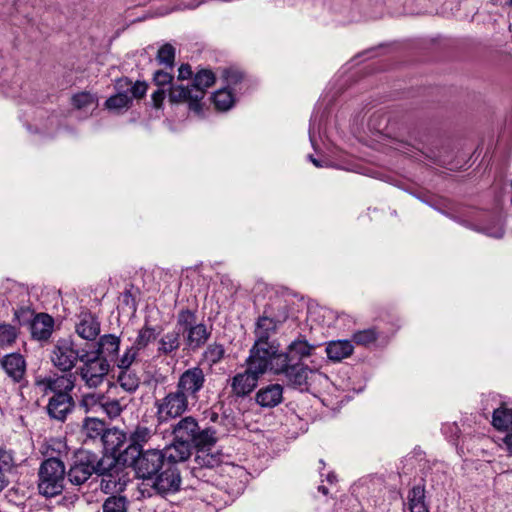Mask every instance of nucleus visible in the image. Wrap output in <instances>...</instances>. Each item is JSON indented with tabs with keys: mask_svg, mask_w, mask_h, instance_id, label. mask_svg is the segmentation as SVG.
<instances>
[{
	"mask_svg": "<svg viewBox=\"0 0 512 512\" xmlns=\"http://www.w3.org/2000/svg\"><path fill=\"white\" fill-rule=\"evenodd\" d=\"M96 474L102 477L100 487L105 493L122 491L127 479L123 466L115 460V457L98 456L87 450H78L74 453L66 477L75 486L86 483L90 477Z\"/></svg>",
	"mask_w": 512,
	"mask_h": 512,
	"instance_id": "1",
	"label": "nucleus"
},
{
	"mask_svg": "<svg viewBox=\"0 0 512 512\" xmlns=\"http://www.w3.org/2000/svg\"><path fill=\"white\" fill-rule=\"evenodd\" d=\"M215 74L208 69L198 71L190 85H171L168 98L171 103H186L190 111L198 116L203 115L202 100L208 88L214 85Z\"/></svg>",
	"mask_w": 512,
	"mask_h": 512,
	"instance_id": "2",
	"label": "nucleus"
},
{
	"mask_svg": "<svg viewBox=\"0 0 512 512\" xmlns=\"http://www.w3.org/2000/svg\"><path fill=\"white\" fill-rule=\"evenodd\" d=\"M114 88L116 93L106 99L103 107L110 113L119 115L132 107L134 99L140 100L145 97L148 84L140 80L133 83L128 77H120L115 80Z\"/></svg>",
	"mask_w": 512,
	"mask_h": 512,
	"instance_id": "3",
	"label": "nucleus"
},
{
	"mask_svg": "<svg viewBox=\"0 0 512 512\" xmlns=\"http://www.w3.org/2000/svg\"><path fill=\"white\" fill-rule=\"evenodd\" d=\"M171 435L194 448L213 447L217 442L216 430L212 427H200L198 420L192 416H182L171 425Z\"/></svg>",
	"mask_w": 512,
	"mask_h": 512,
	"instance_id": "4",
	"label": "nucleus"
},
{
	"mask_svg": "<svg viewBox=\"0 0 512 512\" xmlns=\"http://www.w3.org/2000/svg\"><path fill=\"white\" fill-rule=\"evenodd\" d=\"M164 456L159 449L136 451V448H124L120 460L124 465L131 466L136 475L142 479H151L166 466Z\"/></svg>",
	"mask_w": 512,
	"mask_h": 512,
	"instance_id": "5",
	"label": "nucleus"
},
{
	"mask_svg": "<svg viewBox=\"0 0 512 512\" xmlns=\"http://www.w3.org/2000/svg\"><path fill=\"white\" fill-rule=\"evenodd\" d=\"M270 362L264 359L263 356L249 353V357L246 360V370L237 373L231 379L230 387L232 394L237 398L249 395L256 388L260 376L269 369Z\"/></svg>",
	"mask_w": 512,
	"mask_h": 512,
	"instance_id": "6",
	"label": "nucleus"
},
{
	"mask_svg": "<svg viewBox=\"0 0 512 512\" xmlns=\"http://www.w3.org/2000/svg\"><path fill=\"white\" fill-rule=\"evenodd\" d=\"M65 477V465L60 459H45L38 470L39 493L47 498L60 495L64 490Z\"/></svg>",
	"mask_w": 512,
	"mask_h": 512,
	"instance_id": "7",
	"label": "nucleus"
},
{
	"mask_svg": "<svg viewBox=\"0 0 512 512\" xmlns=\"http://www.w3.org/2000/svg\"><path fill=\"white\" fill-rule=\"evenodd\" d=\"M269 369L276 375H284L286 384L300 391L309 389L311 376L315 374V370L302 362H289L287 356L271 358Z\"/></svg>",
	"mask_w": 512,
	"mask_h": 512,
	"instance_id": "8",
	"label": "nucleus"
},
{
	"mask_svg": "<svg viewBox=\"0 0 512 512\" xmlns=\"http://www.w3.org/2000/svg\"><path fill=\"white\" fill-rule=\"evenodd\" d=\"M190 402L176 388L163 397L156 398L153 404L154 417L158 424L167 425L190 411Z\"/></svg>",
	"mask_w": 512,
	"mask_h": 512,
	"instance_id": "9",
	"label": "nucleus"
},
{
	"mask_svg": "<svg viewBox=\"0 0 512 512\" xmlns=\"http://www.w3.org/2000/svg\"><path fill=\"white\" fill-rule=\"evenodd\" d=\"M176 328H180L188 349L195 351L205 345L211 331L203 323H197L195 311L182 309L177 314Z\"/></svg>",
	"mask_w": 512,
	"mask_h": 512,
	"instance_id": "10",
	"label": "nucleus"
},
{
	"mask_svg": "<svg viewBox=\"0 0 512 512\" xmlns=\"http://www.w3.org/2000/svg\"><path fill=\"white\" fill-rule=\"evenodd\" d=\"M278 322L268 316H261L256 322L254 331L255 342L250 353L256 356H263L264 359L271 361L279 350V344L276 341H270V336L277 330Z\"/></svg>",
	"mask_w": 512,
	"mask_h": 512,
	"instance_id": "11",
	"label": "nucleus"
},
{
	"mask_svg": "<svg viewBox=\"0 0 512 512\" xmlns=\"http://www.w3.org/2000/svg\"><path fill=\"white\" fill-rule=\"evenodd\" d=\"M81 365L76 369L75 374L89 388L99 387L105 380L110 370V364L105 357H99L88 351L82 354Z\"/></svg>",
	"mask_w": 512,
	"mask_h": 512,
	"instance_id": "12",
	"label": "nucleus"
},
{
	"mask_svg": "<svg viewBox=\"0 0 512 512\" xmlns=\"http://www.w3.org/2000/svg\"><path fill=\"white\" fill-rule=\"evenodd\" d=\"M87 350L76 348L71 337L59 338L54 344L51 353V362L58 370L70 372L78 361H81L82 354Z\"/></svg>",
	"mask_w": 512,
	"mask_h": 512,
	"instance_id": "13",
	"label": "nucleus"
},
{
	"mask_svg": "<svg viewBox=\"0 0 512 512\" xmlns=\"http://www.w3.org/2000/svg\"><path fill=\"white\" fill-rule=\"evenodd\" d=\"M206 384V375L199 366L184 370L177 379L175 388L193 405L200 399Z\"/></svg>",
	"mask_w": 512,
	"mask_h": 512,
	"instance_id": "14",
	"label": "nucleus"
},
{
	"mask_svg": "<svg viewBox=\"0 0 512 512\" xmlns=\"http://www.w3.org/2000/svg\"><path fill=\"white\" fill-rule=\"evenodd\" d=\"M35 384L43 394H70V392L75 387V375L72 373H68L63 375H53L44 378H38L36 379Z\"/></svg>",
	"mask_w": 512,
	"mask_h": 512,
	"instance_id": "15",
	"label": "nucleus"
},
{
	"mask_svg": "<svg viewBox=\"0 0 512 512\" xmlns=\"http://www.w3.org/2000/svg\"><path fill=\"white\" fill-rule=\"evenodd\" d=\"M211 447L195 448L197 450L192 467V474L198 479L206 477L205 470H213L222 463V454L220 452H210Z\"/></svg>",
	"mask_w": 512,
	"mask_h": 512,
	"instance_id": "16",
	"label": "nucleus"
},
{
	"mask_svg": "<svg viewBox=\"0 0 512 512\" xmlns=\"http://www.w3.org/2000/svg\"><path fill=\"white\" fill-rule=\"evenodd\" d=\"M164 470L155 476L153 488L159 494L175 493L180 489L181 476L177 466L170 465L163 467Z\"/></svg>",
	"mask_w": 512,
	"mask_h": 512,
	"instance_id": "17",
	"label": "nucleus"
},
{
	"mask_svg": "<svg viewBox=\"0 0 512 512\" xmlns=\"http://www.w3.org/2000/svg\"><path fill=\"white\" fill-rule=\"evenodd\" d=\"M75 406V402L71 394L58 393L53 395L47 404L48 415L55 420L65 421L68 414H70Z\"/></svg>",
	"mask_w": 512,
	"mask_h": 512,
	"instance_id": "18",
	"label": "nucleus"
},
{
	"mask_svg": "<svg viewBox=\"0 0 512 512\" xmlns=\"http://www.w3.org/2000/svg\"><path fill=\"white\" fill-rule=\"evenodd\" d=\"M101 324L97 316L89 311H83L79 314L75 324L76 334L86 340L94 341L99 336Z\"/></svg>",
	"mask_w": 512,
	"mask_h": 512,
	"instance_id": "19",
	"label": "nucleus"
},
{
	"mask_svg": "<svg viewBox=\"0 0 512 512\" xmlns=\"http://www.w3.org/2000/svg\"><path fill=\"white\" fill-rule=\"evenodd\" d=\"M193 446L173 437L172 443L161 450L166 466L184 462L192 455Z\"/></svg>",
	"mask_w": 512,
	"mask_h": 512,
	"instance_id": "20",
	"label": "nucleus"
},
{
	"mask_svg": "<svg viewBox=\"0 0 512 512\" xmlns=\"http://www.w3.org/2000/svg\"><path fill=\"white\" fill-rule=\"evenodd\" d=\"M182 344L180 328L168 331L157 340V356L174 358Z\"/></svg>",
	"mask_w": 512,
	"mask_h": 512,
	"instance_id": "21",
	"label": "nucleus"
},
{
	"mask_svg": "<svg viewBox=\"0 0 512 512\" xmlns=\"http://www.w3.org/2000/svg\"><path fill=\"white\" fill-rule=\"evenodd\" d=\"M315 348V345L308 343L304 337L300 336L288 345L286 352L280 353L278 351L276 355L273 356V359L278 356H287L289 362H293L294 360L301 362L302 359L311 356Z\"/></svg>",
	"mask_w": 512,
	"mask_h": 512,
	"instance_id": "22",
	"label": "nucleus"
},
{
	"mask_svg": "<svg viewBox=\"0 0 512 512\" xmlns=\"http://www.w3.org/2000/svg\"><path fill=\"white\" fill-rule=\"evenodd\" d=\"M121 338L114 334H104L99 337L96 350L92 353L99 357H105L106 361H114L120 350Z\"/></svg>",
	"mask_w": 512,
	"mask_h": 512,
	"instance_id": "23",
	"label": "nucleus"
},
{
	"mask_svg": "<svg viewBox=\"0 0 512 512\" xmlns=\"http://www.w3.org/2000/svg\"><path fill=\"white\" fill-rule=\"evenodd\" d=\"M283 400V387L280 384H269L258 390L255 401L261 407L273 408Z\"/></svg>",
	"mask_w": 512,
	"mask_h": 512,
	"instance_id": "24",
	"label": "nucleus"
},
{
	"mask_svg": "<svg viewBox=\"0 0 512 512\" xmlns=\"http://www.w3.org/2000/svg\"><path fill=\"white\" fill-rule=\"evenodd\" d=\"M54 319L46 314H37L30 324L32 338L38 341L48 340L53 332Z\"/></svg>",
	"mask_w": 512,
	"mask_h": 512,
	"instance_id": "25",
	"label": "nucleus"
},
{
	"mask_svg": "<svg viewBox=\"0 0 512 512\" xmlns=\"http://www.w3.org/2000/svg\"><path fill=\"white\" fill-rule=\"evenodd\" d=\"M0 363L6 374L15 382H19L23 378L26 371V362L21 354L11 353L5 355Z\"/></svg>",
	"mask_w": 512,
	"mask_h": 512,
	"instance_id": "26",
	"label": "nucleus"
},
{
	"mask_svg": "<svg viewBox=\"0 0 512 512\" xmlns=\"http://www.w3.org/2000/svg\"><path fill=\"white\" fill-rule=\"evenodd\" d=\"M126 441L125 434L114 428V429H107L105 434L103 435L102 444L104 446V449L107 452H110L112 454H117L118 458L115 460L119 463L120 460V454L123 453L124 449L122 447L124 446Z\"/></svg>",
	"mask_w": 512,
	"mask_h": 512,
	"instance_id": "27",
	"label": "nucleus"
},
{
	"mask_svg": "<svg viewBox=\"0 0 512 512\" xmlns=\"http://www.w3.org/2000/svg\"><path fill=\"white\" fill-rule=\"evenodd\" d=\"M17 467L15 452L5 447H0V491L9 484L8 475Z\"/></svg>",
	"mask_w": 512,
	"mask_h": 512,
	"instance_id": "28",
	"label": "nucleus"
},
{
	"mask_svg": "<svg viewBox=\"0 0 512 512\" xmlns=\"http://www.w3.org/2000/svg\"><path fill=\"white\" fill-rule=\"evenodd\" d=\"M106 430L104 421L97 418H86L83 422L81 433L86 443L88 440L94 441L100 439V441H102Z\"/></svg>",
	"mask_w": 512,
	"mask_h": 512,
	"instance_id": "29",
	"label": "nucleus"
},
{
	"mask_svg": "<svg viewBox=\"0 0 512 512\" xmlns=\"http://www.w3.org/2000/svg\"><path fill=\"white\" fill-rule=\"evenodd\" d=\"M354 347L348 340L331 341L326 347V353L330 360L341 361L353 353Z\"/></svg>",
	"mask_w": 512,
	"mask_h": 512,
	"instance_id": "30",
	"label": "nucleus"
},
{
	"mask_svg": "<svg viewBox=\"0 0 512 512\" xmlns=\"http://www.w3.org/2000/svg\"><path fill=\"white\" fill-rule=\"evenodd\" d=\"M410 512H429L425 502V490L422 486H414L408 493Z\"/></svg>",
	"mask_w": 512,
	"mask_h": 512,
	"instance_id": "31",
	"label": "nucleus"
},
{
	"mask_svg": "<svg viewBox=\"0 0 512 512\" xmlns=\"http://www.w3.org/2000/svg\"><path fill=\"white\" fill-rule=\"evenodd\" d=\"M211 100L218 111H228L234 106L235 97L231 90L228 88H222L214 92L211 96Z\"/></svg>",
	"mask_w": 512,
	"mask_h": 512,
	"instance_id": "32",
	"label": "nucleus"
},
{
	"mask_svg": "<svg viewBox=\"0 0 512 512\" xmlns=\"http://www.w3.org/2000/svg\"><path fill=\"white\" fill-rule=\"evenodd\" d=\"M117 381L121 388L130 393L136 391L140 386V377L131 368L120 369Z\"/></svg>",
	"mask_w": 512,
	"mask_h": 512,
	"instance_id": "33",
	"label": "nucleus"
},
{
	"mask_svg": "<svg viewBox=\"0 0 512 512\" xmlns=\"http://www.w3.org/2000/svg\"><path fill=\"white\" fill-rule=\"evenodd\" d=\"M157 332L153 326L145 324L137 333L133 346L139 352L145 350L157 339Z\"/></svg>",
	"mask_w": 512,
	"mask_h": 512,
	"instance_id": "34",
	"label": "nucleus"
},
{
	"mask_svg": "<svg viewBox=\"0 0 512 512\" xmlns=\"http://www.w3.org/2000/svg\"><path fill=\"white\" fill-rule=\"evenodd\" d=\"M98 98L87 91L76 93L71 98L72 106L77 110L87 111L97 106Z\"/></svg>",
	"mask_w": 512,
	"mask_h": 512,
	"instance_id": "35",
	"label": "nucleus"
},
{
	"mask_svg": "<svg viewBox=\"0 0 512 512\" xmlns=\"http://www.w3.org/2000/svg\"><path fill=\"white\" fill-rule=\"evenodd\" d=\"M152 437V431L145 426H137L129 437V444L126 448H136V451H143V445Z\"/></svg>",
	"mask_w": 512,
	"mask_h": 512,
	"instance_id": "36",
	"label": "nucleus"
},
{
	"mask_svg": "<svg viewBox=\"0 0 512 512\" xmlns=\"http://www.w3.org/2000/svg\"><path fill=\"white\" fill-rule=\"evenodd\" d=\"M492 424L498 430L512 429V409L500 407L494 410Z\"/></svg>",
	"mask_w": 512,
	"mask_h": 512,
	"instance_id": "37",
	"label": "nucleus"
},
{
	"mask_svg": "<svg viewBox=\"0 0 512 512\" xmlns=\"http://www.w3.org/2000/svg\"><path fill=\"white\" fill-rule=\"evenodd\" d=\"M129 501L125 496H109L102 504L103 512H127Z\"/></svg>",
	"mask_w": 512,
	"mask_h": 512,
	"instance_id": "38",
	"label": "nucleus"
},
{
	"mask_svg": "<svg viewBox=\"0 0 512 512\" xmlns=\"http://www.w3.org/2000/svg\"><path fill=\"white\" fill-rule=\"evenodd\" d=\"M379 337V332L376 328H368L364 330L356 331L352 340L355 344L361 346H369L377 341Z\"/></svg>",
	"mask_w": 512,
	"mask_h": 512,
	"instance_id": "39",
	"label": "nucleus"
},
{
	"mask_svg": "<svg viewBox=\"0 0 512 512\" xmlns=\"http://www.w3.org/2000/svg\"><path fill=\"white\" fill-rule=\"evenodd\" d=\"M18 337V330L15 326L3 323L0 324V348L12 346Z\"/></svg>",
	"mask_w": 512,
	"mask_h": 512,
	"instance_id": "40",
	"label": "nucleus"
},
{
	"mask_svg": "<svg viewBox=\"0 0 512 512\" xmlns=\"http://www.w3.org/2000/svg\"><path fill=\"white\" fill-rule=\"evenodd\" d=\"M175 55V48L170 43H166L159 48L156 60L159 64L172 69L175 63Z\"/></svg>",
	"mask_w": 512,
	"mask_h": 512,
	"instance_id": "41",
	"label": "nucleus"
},
{
	"mask_svg": "<svg viewBox=\"0 0 512 512\" xmlns=\"http://www.w3.org/2000/svg\"><path fill=\"white\" fill-rule=\"evenodd\" d=\"M400 124L398 117L392 113H380L377 112L373 114L370 118L369 126L375 128L376 126L383 125L384 128H388L389 126H395Z\"/></svg>",
	"mask_w": 512,
	"mask_h": 512,
	"instance_id": "42",
	"label": "nucleus"
},
{
	"mask_svg": "<svg viewBox=\"0 0 512 512\" xmlns=\"http://www.w3.org/2000/svg\"><path fill=\"white\" fill-rule=\"evenodd\" d=\"M225 355V349L222 344L212 343L208 345L206 350L203 353L204 359L213 366L219 363Z\"/></svg>",
	"mask_w": 512,
	"mask_h": 512,
	"instance_id": "43",
	"label": "nucleus"
},
{
	"mask_svg": "<svg viewBox=\"0 0 512 512\" xmlns=\"http://www.w3.org/2000/svg\"><path fill=\"white\" fill-rule=\"evenodd\" d=\"M139 351L133 345L127 347L122 356H117L114 361L119 369L131 368L132 364L136 361Z\"/></svg>",
	"mask_w": 512,
	"mask_h": 512,
	"instance_id": "44",
	"label": "nucleus"
},
{
	"mask_svg": "<svg viewBox=\"0 0 512 512\" xmlns=\"http://www.w3.org/2000/svg\"><path fill=\"white\" fill-rule=\"evenodd\" d=\"M102 401V394L88 393L82 396L79 405L85 410V412H89L94 410L96 407H101Z\"/></svg>",
	"mask_w": 512,
	"mask_h": 512,
	"instance_id": "45",
	"label": "nucleus"
},
{
	"mask_svg": "<svg viewBox=\"0 0 512 512\" xmlns=\"http://www.w3.org/2000/svg\"><path fill=\"white\" fill-rule=\"evenodd\" d=\"M103 411L110 417L115 418L120 415L122 407L117 399H109L103 395L101 407Z\"/></svg>",
	"mask_w": 512,
	"mask_h": 512,
	"instance_id": "46",
	"label": "nucleus"
},
{
	"mask_svg": "<svg viewBox=\"0 0 512 512\" xmlns=\"http://www.w3.org/2000/svg\"><path fill=\"white\" fill-rule=\"evenodd\" d=\"M222 76L228 86L237 85L243 79L242 72L232 68L225 69Z\"/></svg>",
	"mask_w": 512,
	"mask_h": 512,
	"instance_id": "47",
	"label": "nucleus"
},
{
	"mask_svg": "<svg viewBox=\"0 0 512 512\" xmlns=\"http://www.w3.org/2000/svg\"><path fill=\"white\" fill-rule=\"evenodd\" d=\"M173 75L163 70H157L153 74V82L159 87L169 85L173 81Z\"/></svg>",
	"mask_w": 512,
	"mask_h": 512,
	"instance_id": "48",
	"label": "nucleus"
},
{
	"mask_svg": "<svg viewBox=\"0 0 512 512\" xmlns=\"http://www.w3.org/2000/svg\"><path fill=\"white\" fill-rule=\"evenodd\" d=\"M330 123L327 120V108H324L323 111L319 114V110H317L311 118V125L318 126V128L322 126H328Z\"/></svg>",
	"mask_w": 512,
	"mask_h": 512,
	"instance_id": "49",
	"label": "nucleus"
},
{
	"mask_svg": "<svg viewBox=\"0 0 512 512\" xmlns=\"http://www.w3.org/2000/svg\"><path fill=\"white\" fill-rule=\"evenodd\" d=\"M165 97H166V93L163 89L160 88V89L156 90L151 95V100H152L153 106L157 109L161 108Z\"/></svg>",
	"mask_w": 512,
	"mask_h": 512,
	"instance_id": "50",
	"label": "nucleus"
},
{
	"mask_svg": "<svg viewBox=\"0 0 512 512\" xmlns=\"http://www.w3.org/2000/svg\"><path fill=\"white\" fill-rule=\"evenodd\" d=\"M193 75L192 68L189 64H181L178 69V80L190 79Z\"/></svg>",
	"mask_w": 512,
	"mask_h": 512,
	"instance_id": "51",
	"label": "nucleus"
},
{
	"mask_svg": "<svg viewBox=\"0 0 512 512\" xmlns=\"http://www.w3.org/2000/svg\"><path fill=\"white\" fill-rule=\"evenodd\" d=\"M202 3H203V0H201V1L194 0L191 3H189V4H186L184 2H180L176 6L175 10L195 9V8L199 7Z\"/></svg>",
	"mask_w": 512,
	"mask_h": 512,
	"instance_id": "52",
	"label": "nucleus"
},
{
	"mask_svg": "<svg viewBox=\"0 0 512 512\" xmlns=\"http://www.w3.org/2000/svg\"><path fill=\"white\" fill-rule=\"evenodd\" d=\"M504 443L509 452L512 453V434H509L504 438Z\"/></svg>",
	"mask_w": 512,
	"mask_h": 512,
	"instance_id": "53",
	"label": "nucleus"
},
{
	"mask_svg": "<svg viewBox=\"0 0 512 512\" xmlns=\"http://www.w3.org/2000/svg\"><path fill=\"white\" fill-rule=\"evenodd\" d=\"M309 159L311 160V162L316 166V167H321L322 165L320 164V162L314 158L312 155L309 156Z\"/></svg>",
	"mask_w": 512,
	"mask_h": 512,
	"instance_id": "54",
	"label": "nucleus"
},
{
	"mask_svg": "<svg viewBox=\"0 0 512 512\" xmlns=\"http://www.w3.org/2000/svg\"><path fill=\"white\" fill-rule=\"evenodd\" d=\"M318 491H319V492H321L323 495H327V494H328V492H329V491H328V488H327V487H325V486H323V485H321V486H319V487H318Z\"/></svg>",
	"mask_w": 512,
	"mask_h": 512,
	"instance_id": "55",
	"label": "nucleus"
},
{
	"mask_svg": "<svg viewBox=\"0 0 512 512\" xmlns=\"http://www.w3.org/2000/svg\"><path fill=\"white\" fill-rule=\"evenodd\" d=\"M309 136H310L311 142L313 143L314 134L310 133Z\"/></svg>",
	"mask_w": 512,
	"mask_h": 512,
	"instance_id": "56",
	"label": "nucleus"
},
{
	"mask_svg": "<svg viewBox=\"0 0 512 512\" xmlns=\"http://www.w3.org/2000/svg\"><path fill=\"white\" fill-rule=\"evenodd\" d=\"M14 315H15V318H19V311H15Z\"/></svg>",
	"mask_w": 512,
	"mask_h": 512,
	"instance_id": "57",
	"label": "nucleus"
},
{
	"mask_svg": "<svg viewBox=\"0 0 512 512\" xmlns=\"http://www.w3.org/2000/svg\"><path fill=\"white\" fill-rule=\"evenodd\" d=\"M128 296H130V292L129 291L125 292V297H128Z\"/></svg>",
	"mask_w": 512,
	"mask_h": 512,
	"instance_id": "58",
	"label": "nucleus"
},
{
	"mask_svg": "<svg viewBox=\"0 0 512 512\" xmlns=\"http://www.w3.org/2000/svg\"><path fill=\"white\" fill-rule=\"evenodd\" d=\"M508 4H509L510 6H512V0H509Z\"/></svg>",
	"mask_w": 512,
	"mask_h": 512,
	"instance_id": "59",
	"label": "nucleus"
}]
</instances>
